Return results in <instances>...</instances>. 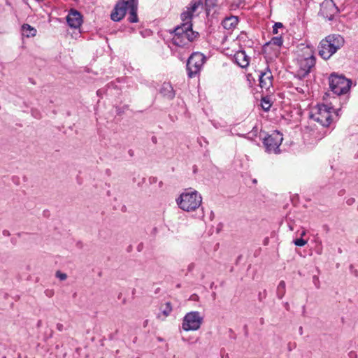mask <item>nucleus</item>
I'll return each instance as SVG.
<instances>
[{
    "label": "nucleus",
    "instance_id": "f257e3e1",
    "mask_svg": "<svg viewBox=\"0 0 358 358\" xmlns=\"http://www.w3.org/2000/svg\"><path fill=\"white\" fill-rule=\"evenodd\" d=\"M178 207L187 212L194 211L201 204L202 197L201 194L192 188L185 189L176 199Z\"/></svg>",
    "mask_w": 358,
    "mask_h": 358
},
{
    "label": "nucleus",
    "instance_id": "f03ea898",
    "mask_svg": "<svg viewBox=\"0 0 358 358\" xmlns=\"http://www.w3.org/2000/svg\"><path fill=\"white\" fill-rule=\"evenodd\" d=\"M173 32V43L178 47L188 46L199 36L197 31H193L192 24L182 23L174 29Z\"/></svg>",
    "mask_w": 358,
    "mask_h": 358
},
{
    "label": "nucleus",
    "instance_id": "7ed1b4c3",
    "mask_svg": "<svg viewBox=\"0 0 358 358\" xmlns=\"http://www.w3.org/2000/svg\"><path fill=\"white\" fill-rule=\"evenodd\" d=\"M345 43L343 36L340 34H331L322 39L319 45V55L324 59H329Z\"/></svg>",
    "mask_w": 358,
    "mask_h": 358
},
{
    "label": "nucleus",
    "instance_id": "20e7f679",
    "mask_svg": "<svg viewBox=\"0 0 358 358\" xmlns=\"http://www.w3.org/2000/svg\"><path fill=\"white\" fill-rule=\"evenodd\" d=\"M329 87L331 91L337 94L342 95L347 94L352 86V80L346 78L343 75L333 73L329 78Z\"/></svg>",
    "mask_w": 358,
    "mask_h": 358
},
{
    "label": "nucleus",
    "instance_id": "39448f33",
    "mask_svg": "<svg viewBox=\"0 0 358 358\" xmlns=\"http://www.w3.org/2000/svg\"><path fill=\"white\" fill-rule=\"evenodd\" d=\"M259 137L262 138V143L267 152L275 154L280 152L279 146L283 140L282 134L280 132L273 131L271 134H267L261 131Z\"/></svg>",
    "mask_w": 358,
    "mask_h": 358
},
{
    "label": "nucleus",
    "instance_id": "423d86ee",
    "mask_svg": "<svg viewBox=\"0 0 358 358\" xmlns=\"http://www.w3.org/2000/svg\"><path fill=\"white\" fill-rule=\"evenodd\" d=\"M296 62L298 70L296 71L295 77L302 80L309 74L310 69L315 66V58L313 55L310 52L307 55V57L299 55L296 59Z\"/></svg>",
    "mask_w": 358,
    "mask_h": 358
},
{
    "label": "nucleus",
    "instance_id": "0eeeda50",
    "mask_svg": "<svg viewBox=\"0 0 358 358\" xmlns=\"http://www.w3.org/2000/svg\"><path fill=\"white\" fill-rule=\"evenodd\" d=\"M331 110L332 107H329L325 104H318L315 108V111L310 114V118L318 122L323 127H329L331 123Z\"/></svg>",
    "mask_w": 358,
    "mask_h": 358
},
{
    "label": "nucleus",
    "instance_id": "6e6552de",
    "mask_svg": "<svg viewBox=\"0 0 358 358\" xmlns=\"http://www.w3.org/2000/svg\"><path fill=\"white\" fill-rule=\"evenodd\" d=\"M203 317L198 311L187 313L182 320V328L184 331H196L203 323Z\"/></svg>",
    "mask_w": 358,
    "mask_h": 358
},
{
    "label": "nucleus",
    "instance_id": "1a4fd4ad",
    "mask_svg": "<svg viewBox=\"0 0 358 358\" xmlns=\"http://www.w3.org/2000/svg\"><path fill=\"white\" fill-rule=\"evenodd\" d=\"M205 62V56L200 52H194L188 58L187 71L189 78L194 77L201 69Z\"/></svg>",
    "mask_w": 358,
    "mask_h": 358
},
{
    "label": "nucleus",
    "instance_id": "9d476101",
    "mask_svg": "<svg viewBox=\"0 0 358 358\" xmlns=\"http://www.w3.org/2000/svg\"><path fill=\"white\" fill-rule=\"evenodd\" d=\"M339 12L338 8L333 0H324L320 4L318 15L331 21L334 20V15Z\"/></svg>",
    "mask_w": 358,
    "mask_h": 358
},
{
    "label": "nucleus",
    "instance_id": "9b49d317",
    "mask_svg": "<svg viewBox=\"0 0 358 358\" xmlns=\"http://www.w3.org/2000/svg\"><path fill=\"white\" fill-rule=\"evenodd\" d=\"M130 0H118L110 13V18L114 22H119L124 18L129 9Z\"/></svg>",
    "mask_w": 358,
    "mask_h": 358
},
{
    "label": "nucleus",
    "instance_id": "f8f14e48",
    "mask_svg": "<svg viewBox=\"0 0 358 358\" xmlns=\"http://www.w3.org/2000/svg\"><path fill=\"white\" fill-rule=\"evenodd\" d=\"M273 77L272 73L268 67H267L264 71H259V86L262 89H264L266 91L273 86Z\"/></svg>",
    "mask_w": 358,
    "mask_h": 358
},
{
    "label": "nucleus",
    "instance_id": "ddd939ff",
    "mask_svg": "<svg viewBox=\"0 0 358 358\" xmlns=\"http://www.w3.org/2000/svg\"><path fill=\"white\" fill-rule=\"evenodd\" d=\"M66 21L69 27L76 29L82 24L83 17L78 10L71 9L66 17Z\"/></svg>",
    "mask_w": 358,
    "mask_h": 358
},
{
    "label": "nucleus",
    "instance_id": "4468645a",
    "mask_svg": "<svg viewBox=\"0 0 358 358\" xmlns=\"http://www.w3.org/2000/svg\"><path fill=\"white\" fill-rule=\"evenodd\" d=\"M234 61L240 67L244 69L248 66L250 57L244 50H239L234 55Z\"/></svg>",
    "mask_w": 358,
    "mask_h": 358
},
{
    "label": "nucleus",
    "instance_id": "2eb2a0df",
    "mask_svg": "<svg viewBox=\"0 0 358 358\" xmlns=\"http://www.w3.org/2000/svg\"><path fill=\"white\" fill-rule=\"evenodd\" d=\"M128 21L131 23H136L138 21L137 10H138V0H130V5L129 8Z\"/></svg>",
    "mask_w": 358,
    "mask_h": 358
},
{
    "label": "nucleus",
    "instance_id": "dca6fc26",
    "mask_svg": "<svg viewBox=\"0 0 358 358\" xmlns=\"http://www.w3.org/2000/svg\"><path fill=\"white\" fill-rule=\"evenodd\" d=\"M160 94L166 99L171 100L175 97L176 93L170 83H164L159 90Z\"/></svg>",
    "mask_w": 358,
    "mask_h": 358
},
{
    "label": "nucleus",
    "instance_id": "f3484780",
    "mask_svg": "<svg viewBox=\"0 0 358 358\" xmlns=\"http://www.w3.org/2000/svg\"><path fill=\"white\" fill-rule=\"evenodd\" d=\"M223 27L226 29H230L235 27L238 24V18L237 17L231 16L229 17H226L222 23Z\"/></svg>",
    "mask_w": 358,
    "mask_h": 358
},
{
    "label": "nucleus",
    "instance_id": "a211bd4d",
    "mask_svg": "<svg viewBox=\"0 0 358 358\" xmlns=\"http://www.w3.org/2000/svg\"><path fill=\"white\" fill-rule=\"evenodd\" d=\"M258 134H259V129L257 126H255L252 127V129L250 132H248L245 134L241 135V136L244 137L245 138H247L248 140L251 141L257 142L256 138L258 136Z\"/></svg>",
    "mask_w": 358,
    "mask_h": 358
},
{
    "label": "nucleus",
    "instance_id": "6ab92c4d",
    "mask_svg": "<svg viewBox=\"0 0 358 358\" xmlns=\"http://www.w3.org/2000/svg\"><path fill=\"white\" fill-rule=\"evenodd\" d=\"M23 34L27 37L34 36L36 34V30L28 24H24L22 27Z\"/></svg>",
    "mask_w": 358,
    "mask_h": 358
},
{
    "label": "nucleus",
    "instance_id": "aec40b11",
    "mask_svg": "<svg viewBox=\"0 0 358 358\" xmlns=\"http://www.w3.org/2000/svg\"><path fill=\"white\" fill-rule=\"evenodd\" d=\"M285 287H286V285H285V281L281 280L279 282V284L277 287V290H276V294L279 299H282V297L285 296V292H286Z\"/></svg>",
    "mask_w": 358,
    "mask_h": 358
},
{
    "label": "nucleus",
    "instance_id": "412c9836",
    "mask_svg": "<svg viewBox=\"0 0 358 358\" xmlns=\"http://www.w3.org/2000/svg\"><path fill=\"white\" fill-rule=\"evenodd\" d=\"M193 15L189 12V10H184L181 15L180 18L182 21V23H187V24H192V19Z\"/></svg>",
    "mask_w": 358,
    "mask_h": 358
},
{
    "label": "nucleus",
    "instance_id": "4be33fe9",
    "mask_svg": "<svg viewBox=\"0 0 358 358\" xmlns=\"http://www.w3.org/2000/svg\"><path fill=\"white\" fill-rule=\"evenodd\" d=\"M217 4V0H205L206 12L209 15L212 8H215Z\"/></svg>",
    "mask_w": 358,
    "mask_h": 358
},
{
    "label": "nucleus",
    "instance_id": "5701e85b",
    "mask_svg": "<svg viewBox=\"0 0 358 358\" xmlns=\"http://www.w3.org/2000/svg\"><path fill=\"white\" fill-rule=\"evenodd\" d=\"M261 105L264 111L269 110L272 106L270 99L268 96L263 97L261 101Z\"/></svg>",
    "mask_w": 358,
    "mask_h": 358
},
{
    "label": "nucleus",
    "instance_id": "b1692460",
    "mask_svg": "<svg viewBox=\"0 0 358 358\" xmlns=\"http://www.w3.org/2000/svg\"><path fill=\"white\" fill-rule=\"evenodd\" d=\"M200 4V1H193L189 4L188 6H187L186 10H189V12H190L193 15V13L196 10Z\"/></svg>",
    "mask_w": 358,
    "mask_h": 358
},
{
    "label": "nucleus",
    "instance_id": "393cba45",
    "mask_svg": "<svg viewBox=\"0 0 358 358\" xmlns=\"http://www.w3.org/2000/svg\"><path fill=\"white\" fill-rule=\"evenodd\" d=\"M283 41L281 36L273 37L271 41L266 43V45H275L278 47H280L282 45Z\"/></svg>",
    "mask_w": 358,
    "mask_h": 358
},
{
    "label": "nucleus",
    "instance_id": "a878e982",
    "mask_svg": "<svg viewBox=\"0 0 358 358\" xmlns=\"http://www.w3.org/2000/svg\"><path fill=\"white\" fill-rule=\"evenodd\" d=\"M172 311V306H171V303L170 302H166L165 303V308L164 309L162 310V313L163 315L165 316V317H167L170 315V313H171Z\"/></svg>",
    "mask_w": 358,
    "mask_h": 358
},
{
    "label": "nucleus",
    "instance_id": "bb28decb",
    "mask_svg": "<svg viewBox=\"0 0 358 358\" xmlns=\"http://www.w3.org/2000/svg\"><path fill=\"white\" fill-rule=\"evenodd\" d=\"M294 243L296 246L302 247L307 243V241L304 240L302 238H300L294 240Z\"/></svg>",
    "mask_w": 358,
    "mask_h": 358
},
{
    "label": "nucleus",
    "instance_id": "cd10ccee",
    "mask_svg": "<svg viewBox=\"0 0 358 358\" xmlns=\"http://www.w3.org/2000/svg\"><path fill=\"white\" fill-rule=\"evenodd\" d=\"M55 276L60 280H65L67 278V275L64 273L57 271L55 273Z\"/></svg>",
    "mask_w": 358,
    "mask_h": 358
},
{
    "label": "nucleus",
    "instance_id": "c85d7f7f",
    "mask_svg": "<svg viewBox=\"0 0 358 358\" xmlns=\"http://www.w3.org/2000/svg\"><path fill=\"white\" fill-rule=\"evenodd\" d=\"M282 27L283 25L281 22H275L273 26V34H277L278 32V29L279 28H282Z\"/></svg>",
    "mask_w": 358,
    "mask_h": 358
},
{
    "label": "nucleus",
    "instance_id": "c756f323",
    "mask_svg": "<svg viewBox=\"0 0 358 358\" xmlns=\"http://www.w3.org/2000/svg\"><path fill=\"white\" fill-rule=\"evenodd\" d=\"M313 283L317 289L320 287V282L317 275H315L313 276Z\"/></svg>",
    "mask_w": 358,
    "mask_h": 358
},
{
    "label": "nucleus",
    "instance_id": "7c9ffc66",
    "mask_svg": "<svg viewBox=\"0 0 358 358\" xmlns=\"http://www.w3.org/2000/svg\"><path fill=\"white\" fill-rule=\"evenodd\" d=\"M31 115L36 119H40L41 117V113L37 109L32 108L31 110Z\"/></svg>",
    "mask_w": 358,
    "mask_h": 358
},
{
    "label": "nucleus",
    "instance_id": "2f4dec72",
    "mask_svg": "<svg viewBox=\"0 0 358 358\" xmlns=\"http://www.w3.org/2000/svg\"><path fill=\"white\" fill-rule=\"evenodd\" d=\"M266 296V290L264 289L262 292H259L258 295L259 300L262 301Z\"/></svg>",
    "mask_w": 358,
    "mask_h": 358
},
{
    "label": "nucleus",
    "instance_id": "473e14b6",
    "mask_svg": "<svg viewBox=\"0 0 358 358\" xmlns=\"http://www.w3.org/2000/svg\"><path fill=\"white\" fill-rule=\"evenodd\" d=\"M355 202V199L354 198H349L346 200V203L348 206L352 205Z\"/></svg>",
    "mask_w": 358,
    "mask_h": 358
},
{
    "label": "nucleus",
    "instance_id": "72a5a7b5",
    "mask_svg": "<svg viewBox=\"0 0 358 358\" xmlns=\"http://www.w3.org/2000/svg\"><path fill=\"white\" fill-rule=\"evenodd\" d=\"M45 294L47 296L51 297L53 295L54 292L52 289H47L45 291Z\"/></svg>",
    "mask_w": 358,
    "mask_h": 358
},
{
    "label": "nucleus",
    "instance_id": "f704fd0d",
    "mask_svg": "<svg viewBox=\"0 0 358 358\" xmlns=\"http://www.w3.org/2000/svg\"><path fill=\"white\" fill-rule=\"evenodd\" d=\"M57 329L59 331H62L64 330V326L62 324L57 323Z\"/></svg>",
    "mask_w": 358,
    "mask_h": 358
},
{
    "label": "nucleus",
    "instance_id": "c9c22d12",
    "mask_svg": "<svg viewBox=\"0 0 358 358\" xmlns=\"http://www.w3.org/2000/svg\"><path fill=\"white\" fill-rule=\"evenodd\" d=\"M194 267V264H190L187 268L188 271H192L193 270Z\"/></svg>",
    "mask_w": 358,
    "mask_h": 358
},
{
    "label": "nucleus",
    "instance_id": "e433bc0d",
    "mask_svg": "<svg viewBox=\"0 0 358 358\" xmlns=\"http://www.w3.org/2000/svg\"><path fill=\"white\" fill-rule=\"evenodd\" d=\"M3 234L5 236H10V232L8 230H3Z\"/></svg>",
    "mask_w": 358,
    "mask_h": 358
},
{
    "label": "nucleus",
    "instance_id": "4c0bfd02",
    "mask_svg": "<svg viewBox=\"0 0 358 358\" xmlns=\"http://www.w3.org/2000/svg\"><path fill=\"white\" fill-rule=\"evenodd\" d=\"M284 306H285V308L287 310H289V303H288L287 302H285V303H284Z\"/></svg>",
    "mask_w": 358,
    "mask_h": 358
},
{
    "label": "nucleus",
    "instance_id": "58836bf2",
    "mask_svg": "<svg viewBox=\"0 0 358 358\" xmlns=\"http://www.w3.org/2000/svg\"><path fill=\"white\" fill-rule=\"evenodd\" d=\"M148 324V320H145L144 321V322H143V327H147Z\"/></svg>",
    "mask_w": 358,
    "mask_h": 358
},
{
    "label": "nucleus",
    "instance_id": "ea45409f",
    "mask_svg": "<svg viewBox=\"0 0 358 358\" xmlns=\"http://www.w3.org/2000/svg\"><path fill=\"white\" fill-rule=\"evenodd\" d=\"M299 332L301 335L303 334V328L302 327H300L299 329Z\"/></svg>",
    "mask_w": 358,
    "mask_h": 358
},
{
    "label": "nucleus",
    "instance_id": "a19ab883",
    "mask_svg": "<svg viewBox=\"0 0 358 358\" xmlns=\"http://www.w3.org/2000/svg\"><path fill=\"white\" fill-rule=\"evenodd\" d=\"M349 355L351 358H354V357H355V355L353 352H350Z\"/></svg>",
    "mask_w": 358,
    "mask_h": 358
},
{
    "label": "nucleus",
    "instance_id": "79ce46f5",
    "mask_svg": "<svg viewBox=\"0 0 358 358\" xmlns=\"http://www.w3.org/2000/svg\"><path fill=\"white\" fill-rule=\"evenodd\" d=\"M196 171H197V166H196V165H194V166H193V171H194V173H196Z\"/></svg>",
    "mask_w": 358,
    "mask_h": 358
},
{
    "label": "nucleus",
    "instance_id": "37998d69",
    "mask_svg": "<svg viewBox=\"0 0 358 358\" xmlns=\"http://www.w3.org/2000/svg\"><path fill=\"white\" fill-rule=\"evenodd\" d=\"M317 253L320 255L322 253V248L317 249Z\"/></svg>",
    "mask_w": 358,
    "mask_h": 358
},
{
    "label": "nucleus",
    "instance_id": "c03bdc74",
    "mask_svg": "<svg viewBox=\"0 0 358 358\" xmlns=\"http://www.w3.org/2000/svg\"><path fill=\"white\" fill-rule=\"evenodd\" d=\"M152 141L154 143H156V142H157V138H156V137L153 136V137L152 138Z\"/></svg>",
    "mask_w": 358,
    "mask_h": 358
},
{
    "label": "nucleus",
    "instance_id": "a18cd8bd",
    "mask_svg": "<svg viewBox=\"0 0 358 358\" xmlns=\"http://www.w3.org/2000/svg\"><path fill=\"white\" fill-rule=\"evenodd\" d=\"M244 329L245 330V335H248L247 325H245Z\"/></svg>",
    "mask_w": 358,
    "mask_h": 358
},
{
    "label": "nucleus",
    "instance_id": "49530a36",
    "mask_svg": "<svg viewBox=\"0 0 358 358\" xmlns=\"http://www.w3.org/2000/svg\"><path fill=\"white\" fill-rule=\"evenodd\" d=\"M305 235H306V231H303L301 232V236L302 237V236H305Z\"/></svg>",
    "mask_w": 358,
    "mask_h": 358
},
{
    "label": "nucleus",
    "instance_id": "de8ad7c7",
    "mask_svg": "<svg viewBox=\"0 0 358 358\" xmlns=\"http://www.w3.org/2000/svg\"><path fill=\"white\" fill-rule=\"evenodd\" d=\"M260 323H261L262 324H263L264 323V318H261V319H260Z\"/></svg>",
    "mask_w": 358,
    "mask_h": 358
},
{
    "label": "nucleus",
    "instance_id": "09e8293b",
    "mask_svg": "<svg viewBox=\"0 0 358 358\" xmlns=\"http://www.w3.org/2000/svg\"><path fill=\"white\" fill-rule=\"evenodd\" d=\"M129 155L132 156L133 155V151L131 150H129Z\"/></svg>",
    "mask_w": 358,
    "mask_h": 358
},
{
    "label": "nucleus",
    "instance_id": "8fccbe9b",
    "mask_svg": "<svg viewBox=\"0 0 358 358\" xmlns=\"http://www.w3.org/2000/svg\"><path fill=\"white\" fill-rule=\"evenodd\" d=\"M96 93L98 95L101 94V90H99Z\"/></svg>",
    "mask_w": 358,
    "mask_h": 358
},
{
    "label": "nucleus",
    "instance_id": "3c124183",
    "mask_svg": "<svg viewBox=\"0 0 358 358\" xmlns=\"http://www.w3.org/2000/svg\"><path fill=\"white\" fill-rule=\"evenodd\" d=\"M96 93L98 95L101 94V90H99Z\"/></svg>",
    "mask_w": 358,
    "mask_h": 358
},
{
    "label": "nucleus",
    "instance_id": "603ef678",
    "mask_svg": "<svg viewBox=\"0 0 358 358\" xmlns=\"http://www.w3.org/2000/svg\"><path fill=\"white\" fill-rule=\"evenodd\" d=\"M141 248V244L138 245V250L140 251Z\"/></svg>",
    "mask_w": 358,
    "mask_h": 358
},
{
    "label": "nucleus",
    "instance_id": "864d4df0",
    "mask_svg": "<svg viewBox=\"0 0 358 358\" xmlns=\"http://www.w3.org/2000/svg\"><path fill=\"white\" fill-rule=\"evenodd\" d=\"M257 180H256V179H254V180H252V182H253L254 184H256V183H257Z\"/></svg>",
    "mask_w": 358,
    "mask_h": 358
},
{
    "label": "nucleus",
    "instance_id": "5fc2aeb1",
    "mask_svg": "<svg viewBox=\"0 0 358 358\" xmlns=\"http://www.w3.org/2000/svg\"><path fill=\"white\" fill-rule=\"evenodd\" d=\"M156 180L155 178H153L152 182H155Z\"/></svg>",
    "mask_w": 358,
    "mask_h": 358
},
{
    "label": "nucleus",
    "instance_id": "6e6d98bb",
    "mask_svg": "<svg viewBox=\"0 0 358 358\" xmlns=\"http://www.w3.org/2000/svg\"><path fill=\"white\" fill-rule=\"evenodd\" d=\"M156 180L155 178H153L152 182H155Z\"/></svg>",
    "mask_w": 358,
    "mask_h": 358
},
{
    "label": "nucleus",
    "instance_id": "4d7b16f0",
    "mask_svg": "<svg viewBox=\"0 0 358 358\" xmlns=\"http://www.w3.org/2000/svg\"><path fill=\"white\" fill-rule=\"evenodd\" d=\"M120 113H121V110H119V111L117 110L118 114H120Z\"/></svg>",
    "mask_w": 358,
    "mask_h": 358
},
{
    "label": "nucleus",
    "instance_id": "13d9d810",
    "mask_svg": "<svg viewBox=\"0 0 358 358\" xmlns=\"http://www.w3.org/2000/svg\"><path fill=\"white\" fill-rule=\"evenodd\" d=\"M120 113H121V110H119V111L117 110L118 114H120Z\"/></svg>",
    "mask_w": 358,
    "mask_h": 358
},
{
    "label": "nucleus",
    "instance_id": "bf43d9fd",
    "mask_svg": "<svg viewBox=\"0 0 358 358\" xmlns=\"http://www.w3.org/2000/svg\"><path fill=\"white\" fill-rule=\"evenodd\" d=\"M41 325V322L39 321L38 323V326Z\"/></svg>",
    "mask_w": 358,
    "mask_h": 358
},
{
    "label": "nucleus",
    "instance_id": "052dcab7",
    "mask_svg": "<svg viewBox=\"0 0 358 358\" xmlns=\"http://www.w3.org/2000/svg\"><path fill=\"white\" fill-rule=\"evenodd\" d=\"M343 191H340L339 194L341 195Z\"/></svg>",
    "mask_w": 358,
    "mask_h": 358
},
{
    "label": "nucleus",
    "instance_id": "680f3d73",
    "mask_svg": "<svg viewBox=\"0 0 358 358\" xmlns=\"http://www.w3.org/2000/svg\"><path fill=\"white\" fill-rule=\"evenodd\" d=\"M357 210H358V205H357Z\"/></svg>",
    "mask_w": 358,
    "mask_h": 358
}]
</instances>
